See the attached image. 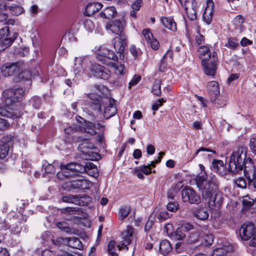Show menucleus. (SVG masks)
I'll list each match as a JSON object with an SVG mask.
<instances>
[{
  "label": "nucleus",
  "mask_w": 256,
  "mask_h": 256,
  "mask_svg": "<svg viewBox=\"0 0 256 256\" xmlns=\"http://www.w3.org/2000/svg\"><path fill=\"white\" fill-rule=\"evenodd\" d=\"M196 181L198 188L202 192L203 199L208 204L210 208L214 210L220 208L223 202L224 196L215 190L218 186L216 176H206L202 174L196 178Z\"/></svg>",
  "instance_id": "nucleus-1"
},
{
  "label": "nucleus",
  "mask_w": 256,
  "mask_h": 256,
  "mask_svg": "<svg viewBox=\"0 0 256 256\" xmlns=\"http://www.w3.org/2000/svg\"><path fill=\"white\" fill-rule=\"evenodd\" d=\"M198 54L202 60L203 69L206 74L213 76L214 75L218 62V55L216 52L212 54L208 46H200Z\"/></svg>",
  "instance_id": "nucleus-2"
},
{
  "label": "nucleus",
  "mask_w": 256,
  "mask_h": 256,
  "mask_svg": "<svg viewBox=\"0 0 256 256\" xmlns=\"http://www.w3.org/2000/svg\"><path fill=\"white\" fill-rule=\"evenodd\" d=\"M60 168L62 174L65 177L72 176L76 172H85L94 177H97L98 176L96 166L90 162H86L84 166L76 162H71L66 164H62Z\"/></svg>",
  "instance_id": "nucleus-3"
},
{
  "label": "nucleus",
  "mask_w": 256,
  "mask_h": 256,
  "mask_svg": "<svg viewBox=\"0 0 256 256\" xmlns=\"http://www.w3.org/2000/svg\"><path fill=\"white\" fill-rule=\"evenodd\" d=\"M247 148L245 147L238 148L234 151L230 158L228 162V170L233 174L237 173L246 168V163L250 158L246 157Z\"/></svg>",
  "instance_id": "nucleus-4"
},
{
  "label": "nucleus",
  "mask_w": 256,
  "mask_h": 256,
  "mask_svg": "<svg viewBox=\"0 0 256 256\" xmlns=\"http://www.w3.org/2000/svg\"><path fill=\"white\" fill-rule=\"evenodd\" d=\"M239 236L244 240H250V246L256 247V228L252 222L244 224L239 230Z\"/></svg>",
  "instance_id": "nucleus-5"
},
{
  "label": "nucleus",
  "mask_w": 256,
  "mask_h": 256,
  "mask_svg": "<svg viewBox=\"0 0 256 256\" xmlns=\"http://www.w3.org/2000/svg\"><path fill=\"white\" fill-rule=\"evenodd\" d=\"M24 94L25 92L22 88L5 90L3 92L5 104L8 107L10 108V106H12L13 104L18 102Z\"/></svg>",
  "instance_id": "nucleus-6"
},
{
  "label": "nucleus",
  "mask_w": 256,
  "mask_h": 256,
  "mask_svg": "<svg viewBox=\"0 0 256 256\" xmlns=\"http://www.w3.org/2000/svg\"><path fill=\"white\" fill-rule=\"evenodd\" d=\"M97 60L102 64L110 66L114 65V62L118 60V57L112 52L108 49L100 48L96 56Z\"/></svg>",
  "instance_id": "nucleus-7"
},
{
  "label": "nucleus",
  "mask_w": 256,
  "mask_h": 256,
  "mask_svg": "<svg viewBox=\"0 0 256 256\" xmlns=\"http://www.w3.org/2000/svg\"><path fill=\"white\" fill-rule=\"evenodd\" d=\"M244 173L248 182V184L256 188V168L252 160L248 159L246 163Z\"/></svg>",
  "instance_id": "nucleus-8"
},
{
  "label": "nucleus",
  "mask_w": 256,
  "mask_h": 256,
  "mask_svg": "<svg viewBox=\"0 0 256 256\" xmlns=\"http://www.w3.org/2000/svg\"><path fill=\"white\" fill-rule=\"evenodd\" d=\"M188 19L192 21L197 19L198 6L195 0H184L183 5Z\"/></svg>",
  "instance_id": "nucleus-9"
},
{
  "label": "nucleus",
  "mask_w": 256,
  "mask_h": 256,
  "mask_svg": "<svg viewBox=\"0 0 256 256\" xmlns=\"http://www.w3.org/2000/svg\"><path fill=\"white\" fill-rule=\"evenodd\" d=\"M124 25L125 22L124 20H116L107 23L106 25V28L119 36H125L123 32Z\"/></svg>",
  "instance_id": "nucleus-10"
},
{
  "label": "nucleus",
  "mask_w": 256,
  "mask_h": 256,
  "mask_svg": "<svg viewBox=\"0 0 256 256\" xmlns=\"http://www.w3.org/2000/svg\"><path fill=\"white\" fill-rule=\"evenodd\" d=\"M182 196L184 202H189L190 204H198L201 200L200 196L190 188L182 190Z\"/></svg>",
  "instance_id": "nucleus-11"
},
{
  "label": "nucleus",
  "mask_w": 256,
  "mask_h": 256,
  "mask_svg": "<svg viewBox=\"0 0 256 256\" xmlns=\"http://www.w3.org/2000/svg\"><path fill=\"white\" fill-rule=\"evenodd\" d=\"M90 70L94 76L98 78L106 80L110 76V70L98 64H92L90 68Z\"/></svg>",
  "instance_id": "nucleus-12"
},
{
  "label": "nucleus",
  "mask_w": 256,
  "mask_h": 256,
  "mask_svg": "<svg viewBox=\"0 0 256 256\" xmlns=\"http://www.w3.org/2000/svg\"><path fill=\"white\" fill-rule=\"evenodd\" d=\"M64 202L74 203L79 206H85L90 202L91 198L90 196L84 195L82 196L68 195L64 196L62 198Z\"/></svg>",
  "instance_id": "nucleus-13"
},
{
  "label": "nucleus",
  "mask_w": 256,
  "mask_h": 256,
  "mask_svg": "<svg viewBox=\"0 0 256 256\" xmlns=\"http://www.w3.org/2000/svg\"><path fill=\"white\" fill-rule=\"evenodd\" d=\"M9 32L8 26H4L0 30V52L10 46L13 42L12 38H8Z\"/></svg>",
  "instance_id": "nucleus-14"
},
{
  "label": "nucleus",
  "mask_w": 256,
  "mask_h": 256,
  "mask_svg": "<svg viewBox=\"0 0 256 256\" xmlns=\"http://www.w3.org/2000/svg\"><path fill=\"white\" fill-rule=\"evenodd\" d=\"M134 228L132 226H128L126 230L122 234V237L123 239L120 243L118 245L117 247L119 250L126 248V250H128V245L130 244L132 242V238L134 232Z\"/></svg>",
  "instance_id": "nucleus-15"
},
{
  "label": "nucleus",
  "mask_w": 256,
  "mask_h": 256,
  "mask_svg": "<svg viewBox=\"0 0 256 256\" xmlns=\"http://www.w3.org/2000/svg\"><path fill=\"white\" fill-rule=\"evenodd\" d=\"M21 64L19 62L6 63L2 66L1 71L4 76H8L18 74L20 71Z\"/></svg>",
  "instance_id": "nucleus-16"
},
{
  "label": "nucleus",
  "mask_w": 256,
  "mask_h": 256,
  "mask_svg": "<svg viewBox=\"0 0 256 256\" xmlns=\"http://www.w3.org/2000/svg\"><path fill=\"white\" fill-rule=\"evenodd\" d=\"M78 148L84 154L88 156L86 158L89 160H94L98 156V153L92 151V149L96 148L92 143L84 142L78 146Z\"/></svg>",
  "instance_id": "nucleus-17"
},
{
  "label": "nucleus",
  "mask_w": 256,
  "mask_h": 256,
  "mask_svg": "<svg viewBox=\"0 0 256 256\" xmlns=\"http://www.w3.org/2000/svg\"><path fill=\"white\" fill-rule=\"evenodd\" d=\"M127 38L126 36H116L112 40V44L116 52L121 54H123L126 46H127Z\"/></svg>",
  "instance_id": "nucleus-18"
},
{
  "label": "nucleus",
  "mask_w": 256,
  "mask_h": 256,
  "mask_svg": "<svg viewBox=\"0 0 256 256\" xmlns=\"http://www.w3.org/2000/svg\"><path fill=\"white\" fill-rule=\"evenodd\" d=\"M106 103L104 106V116L106 119L114 116L117 112V108L114 104L115 100L112 98H106Z\"/></svg>",
  "instance_id": "nucleus-19"
},
{
  "label": "nucleus",
  "mask_w": 256,
  "mask_h": 256,
  "mask_svg": "<svg viewBox=\"0 0 256 256\" xmlns=\"http://www.w3.org/2000/svg\"><path fill=\"white\" fill-rule=\"evenodd\" d=\"M214 4L212 0H207L206 6L203 14L202 18L206 24H210L212 20Z\"/></svg>",
  "instance_id": "nucleus-20"
},
{
  "label": "nucleus",
  "mask_w": 256,
  "mask_h": 256,
  "mask_svg": "<svg viewBox=\"0 0 256 256\" xmlns=\"http://www.w3.org/2000/svg\"><path fill=\"white\" fill-rule=\"evenodd\" d=\"M88 96L92 100L90 104V107L92 110L100 111L102 106L106 103L107 98H102L100 96L95 98L93 94H90Z\"/></svg>",
  "instance_id": "nucleus-21"
},
{
  "label": "nucleus",
  "mask_w": 256,
  "mask_h": 256,
  "mask_svg": "<svg viewBox=\"0 0 256 256\" xmlns=\"http://www.w3.org/2000/svg\"><path fill=\"white\" fill-rule=\"evenodd\" d=\"M207 90L212 102H215L218 96L220 94V88L218 82L211 81L208 83Z\"/></svg>",
  "instance_id": "nucleus-22"
},
{
  "label": "nucleus",
  "mask_w": 256,
  "mask_h": 256,
  "mask_svg": "<svg viewBox=\"0 0 256 256\" xmlns=\"http://www.w3.org/2000/svg\"><path fill=\"white\" fill-rule=\"evenodd\" d=\"M92 186L90 182L86 180H76L72 182L68 186L74 190H87Z\"/></svg>",
  "instance_id": "nucleus-23"
},
{
  "label": "nucleus",
  "mask_w": 256,
  "mask_h": 256,
  "mask_svg": "<svg viewBox=\"0 0 256 256\" xmlns=\"http://www.w3.org/2000/svg\"><path fill=\"white\" fill-rule=\"evenodd\" d=\"M211 169L221 176L226 174L225 166L221 160L214 159L212 162Z\"/></svg>",
  "instance_id": "nucleus-24"
},
{
  "label": "nucleus",
  "mask_w": 256,
  "mask_h": 256,
  "mask_svg": "<svg viewBox=\"0 0 256 256\" xmlns=\"http://www.w3.org/2000/svg\"><path fill=\"white\" fill-rule=\"evenodd\" d=\"M10 144V142H6L4 138L1 140V144H0V160H4L8 155Z\"/></svg>",
  "instance_id": "nucleus-25"
},
{
  "label": "nucleus",
  "mask_w": 256,
  "mask_h": 256,
  "mask_svg": "<svg viewBox=\"0 0 256 256\" xmlns=\"http://www.w3.org/2000/svg\"><path fill=\"white\" fill-rule=\"evenodd\" d=\"M116 15V10L114 6H112L106 8L100 12L102 18L108 20L114 18Z\"/></svg>",
  "instance_id": "nucleus-26"
},
{
  "label": "nucleus",
  "mask_w": 256,
  "mask_h": 256,
  "mask_svg": "<svg viewBox=\"0 0 256 256\" xmlns=\"http://www.w3.org/2000/svg\"><path fill=\"white\" fill-rule=\"evenodd\" d=\"M102 5L100 2L88 4L85 8V14L88 16L93 14L102 8Z\"/></svg>",
  "instance_id": "nucleus-27"
},
{
  "label": "nucleus",
  "mask_w": 256,
  "mask_h": 256,
  "mask_svg": "<svg viewBox=\"0 0 256 256\" xmlns=\"http://www.w3.org/2000/svg\"><path fill=\"white\" fill-rule=\"evenodd\" d=\"M160 20L165 28L174 32L176 30V24L173 18L162 16Z\"/></svg>",
  "instance_id": "nucleus-28"
},
{
  "label": "nucleus",
  "mask_w": 256,
  "mask_h": 256,
  "mask_svg": "<svg viewBox=\"0 0 256 256\" xmlns=\"http://www.w3.org/2000/svg\"><path fill=\"white\" fill-rule=\"evenodd\" d=\"M64 242L67 243L68 246L74 248L81 250L83 248L82 242L76 237L65 238Z\"/></svg>",
  "instance_id": "nucleus-29"
},
{
  "label": "nucleus",
  "mask_w": 256,
  "mask_h": 256,
  "mask_svg": "<svg viewBox=\"0 0 256 256\" xmlns=\"http://www.w3.org/2000/svg\"><path fill=\"white\" fill-rule=\"evenodd\" d=\"M172 250L171 244L168 240H164L160 244V252L164 256L168 254Z\"/></svg>",
  "instance_id": "nucleus-30"
},
{
  "label": "nucleus",
  "mask_w": 256,
  "mask_h": 256,
  "mask_svg": "<svg viewBox=\"0 0 256 256\" xmlns=\"http://www.w3.org/2000/svg\"><path fill=\"white\" fill-rule=\"evenodd\" d=\"M194 216L199 220H205L208 217V212L206 208H199L194 212Z\"/></svg>",
  "instance_id": "nucleus-31"
},
{
  "label": "nucleus",
  "mask_w": 256,
  "mask_h": 256,
  "mask_svg": "<svg viewBox=\"0 0 256 256\" xmlns=\"http://www.w3.org/2000/svg\"><path fill=\"white\" fill-rule=\"evenodd\" d=\"M199 238L200 233L196 230H194L188 234L186 240L188 243L193 244L197 242Z\"/></svg>",
  "instance_id": "nucleus-32"
},
{
  "label": "nucleus",
  "mask_w": 256,
  "mask_h": 256,
  "mask_svg": "<svg viewBox=\"0 0 256 256\" xmlns=\"http://www.w3.org/2000/svg\"><path fill=\"white\" fill-rule=\"evenodd\" d=\"M36 74H38V70H36V72H34L32 74L29 70H24L21 72H19L18 78L20 79L28 80L32 77L36 76Z\"/></svg>",
  "instance_id": "nucleus-33"
},
{
  "label": "nucleus",
  "mask_w": 256,
  "mask_h": 256,
  "mask_svg": "<svg viewBox=\"0 0 256 256\" xmlns=\"http://www.w3.org/2000/svg\"><path fill=\"white\" fill-rule=\"evenodd\" d=\"M92 118L91 120L94 124V128L100 130H104L105 128L104 121L103 120H96V116L92 114Z\"/></svg>",
  "instance_id": "nucleus-34"
},
{
  "label": "nucleus",
  "mask_w": 256,
  "mask_h": 256,
  "mask_svg": "<svg viewBox=\"0 0 256 256\" xmlns=\"http://www.w3.org/2000/svg\"><path fill=\"white\" fill-rule=\"evenodd\" d=\"M8 9L12 14L16 16L20 14L24 11L23 8L17 4L12 5L8 7Z\"/></svg>",
  "instance_id": "nucleus-35"
},
{
  "label": "nucleus",
  "mask_w": 256,
  "mask_h": 256,
  "mask_svg": "<svg viewBox=\"0 0 256 256\" xmlns=\"http://www.w3.org/2000/svg\"><path fill=\"white\" fill-rule=\"evenodd\" d=\"M116 244L114 240H110L107 246V251L110 256H118V254L116 252Z\"/></svg>",
  "instance_id": "nucleus-36"
},
{
  "label": "nucleus",
  "mask_w": 256,
  "mask_h": 256,
  "mask_svg": "<svg viewBox=\"0 0 256 256\" xmlns=\"http://www.w3.org/2000/svg\"><path fill=\"white\" fill-rule=\"evenodd\" d=\"M152 92L154 94L159 96L161 94V81L160 80H156L153 84Z\"/></svg>",
  "instance_id": "nucleus-37"
},
{
  "label": "nucleus",
  "mask_w": 256,
  "mask_h": 256,
  "mask_svg": "<svg viewBox=\"0 0 256 256\" xmlns=\"http://www.w3.org/2000/svg\"><path fill=\"white\" fill-rule=\"evenodd\" d=\"M0 116L12 118V119L16 118L18 117L16 114L8 111L6 108L3 107L0 108Z\"/></svg>",
  "instance_id": "nucleus-38"
},
{
  "label": "nucleus",
  "mask_w": 256,
  "mask_h": 256,
  "mask_svg": "<svg viewBox=\"0 0 256 256\" xmlns=\"http://www.w3.org/2000/svg\"><path fill=\"white\" fill-rule=\"evenodd\" d=\"M214 102L215 104H217L216 106H217L218 108H222L226 106L227 100L226 96H220L219 95L218 96L216 101Z\"/></svg>",
  "instance_id": "nucleus-39"
},
{
  "label": "nucleus",
  "mask_w": 256,
  "mask_h": 256,
  "mask_svg": "<svg viewBox=\"0 0 256 256\" xmlns=\"http://www.w3.org/2000/svg\"><path fill=\"white\" fill-rule=\"evenodd\" d=\"M225 46L230 48H236L239 46L238 40L235 38H229Z\"/></svg>",
  "instance_id": "nucleus-40"
},
{
  "label": "nucleus",
  "mask_w": 256,
  "mask_h": 256,
  "mask_svg": "<svg viewBox=\"0 0 256 256\" xmlns=\"http://www.w3.org/2000/svg\"><path fill=\"white\" fill-rule=\"evenodd\" d=\"M130 211V208L129 206H124L120 210V219L121 220H124L129 214Z\"/></svg>",
  "instance_id": "nucleus-41"
},
{
  "label": "nucleus",
  "mask_w": 256,
  "mask_h": 256,
  "mask_svg": "<svg viewBox=\"0 0 256 256\" xmlns=\"http://www.w3.org/2000/svg\"><path fill=\"white\" fill-rule=\"evenodd\" d=\"M85 57H76L75 58V61L74 64V68L75 71L78 70V71H80V69L82 66V62L84 60Z\"/></svg>",
  "instance_id": "nucleus-42"
},
{
  "label": "nucleus",
  "mask_w": 256,
  "mask_h": 256,
  "mask_svg": "<svg viewBox=\"0 0 256 256\" xmlns=\"http://www.w3.org/2000/svg\"><path fill=\"white\" fill-rule=\"evenodd\" d=\"M214 241V236L212 234H206L202 238V244L205 246H210Z\"/></svg>",
  "instance_id": "nucleus-43"
},
{
  "label": "nucleus",
  "mask_w": 256,
  "mask_h": 256,
  "mask_svg": "<svg viewBox=\"0 0 256 256\" xmlns=\"http://www.w3.org/2000/svg\"><path fill=\"white\" fill-rule=\"evenodd\" d=\"M84 130L86 132L90 134L91 135H94L96 134V131L95 130L94 126L92 122H88L86 123V124L84 127Z\"/></svg>",
  "instance_id": "nucleus-44"
},
{
  "label": "nucleus",
  "mask_w": 256,
  "mask_h": 256,
  "mask_svg": "<svg viewBox=\"0 0 256 256\" xmlns=\"http://www.w3.org/2000/svg\"><path fill=\"white\" fill-rule=\"evenodd\" d=\"M30 104L35 109H38L41 105V100L38 96H34L30 101Z\"/></svg>",
  "instance_id": "nucleus-45"
},
{
  "label": "nucleus",
  "mask_w": 256,
  "mask_h": 256,
  "mask_svg": "<svg viewBox=\"0 0 256 256\" xmlns=\"http://www.w3.org/2000/svg\"><path fill=\"white\" fill-rule=\"evenodd\" d=\"M226 250L222 248H218L214 250L212 256H226Z\"/></svg>",
  "instance_id": "nucleus-46"
},
{
  "label": "nucleus",
  "mask_w": 256,
  "mask_h": 256,
  "mask_svg": "<svg viewBox=\"0 0 256 256\" xmlns=\"http://www.w3.org/2000/svg\"><path fill=\"white\" fill-rule=\"evenodd\" d=\"M142 34L148 44L154 38L152 33L148 29L144 30H142Z\"/></svg>",
  "instance_id": "nucleus-47"
},
{
  "label": "nucleus",
  "mask_w": 256,
  "mask_h": 256,
  "mask_svg": "<svg viewBox=\"0 0 256 256\" xmlns=\"http://www.w3.org/2000/svg\"><path fill=\"white\" fill-rule=\"evenodd\" d=\"M181 228L182 230L184 232H188L191 230H196L194 228V225L188 222L182 224V225Z\"/></svg>",
  "instance_id": "nucleus-48"
},
{
  "label": "nucleus",
  "mask_w": 256,
  "mask_h": 256,
  "mask_svg": "<svg viewBox=\"0 0 256 256\" xmlns=\"http://www.w3.org/2000/svg\"><path fill=\"white\" fill-rule=\"evenodd\" d=\"M178 208V204L175 202H169L167 205V209L170 212H175Z\"/></svg>",
  "instance_id": "nucleus-49"
},
{
  "label": "nucleus",
  "mask_w": 256,
  "mask_h": 256,
  "mask_svg": "<svg viewBox=\"0 0 256 256\" xmlns=\"http://www.w3.org/2000/svg\"><path fill=\"white\" fill-rule=\"evenodd\" d=\"M170 216L169 213L166 211L160 212L157 216L158 218L160 221H164L170 218Z\"/></svg>",
  "instance_id": "nucleus-50"
},
{
  "label": "nucleus",
  "mask_w": 256,
  "mask_h": 256,
  "mask_svg": "<svg viewBox=\"0 0 256 256\" xmlns=\"http://www.w3.org/2000/svg\"><path fill=\"white\" fill-rule=\"evenodd\" d=\"M178 190L179 189L178 188H172L168 192V198L171 200H173Z\"/></svg>",
  "instance_id": "nucleus-51"
},
{
  "label": "nucleus",
  "mask_w": 256,
  "mask_h": 256,
  "mask_svg": "<svg viewBox=\"0 0 256 256\" xmlns=\"http://www.w3.org/2000/svg\"><path fill=\"white\" fill-rule=\"evenodd\" d=\"M10 228V232L12 233L16 234H20L22 230V228L20 224H13Z\"/></svg>",
  "instance_id": "nucleus-52"
},
{
  "label": "nucleus",
  "mask_w": 256,
  "mask_h": 256,
  "mask_svg": "<svg viewBox=\"0 0 256 256\" xmlns=\"http://www.w3.org/2000/svg\"><path fill=\"white\" fill-rule=\"evenodd\" d=\"M141 79V76L139 75L135 74L132 80L129 82L128 88H130L132 86L136 85Z\"/></svg>",
  "instance_id": "nucleus-53"
},
{
  "label": "nucleus",
  "mask_w": 256,
  "mask_h": 256,
  "mask_svg": "<svg viewBox=\"0 0 256 256\" xmlns=\"http://www.w3.org/2000/svg\"><path fill=\"white\" fill-rule=\"evenodd\" d=\"M237 186L240 188H245L246 186V180L244 178H239L235 180Z\"/></svg>",
  "instance_id": "nucleus-54"
},
{
  "label": "nucleus",
  "mask_w": 256,
  "mask_h": 256,
  "mask_svg": "<svg viewBox=\"0 0 256 256\" xmlns=\"http://www.w3.org/2000/svg\"><path fill=\"white\" fill-rule=\"evenodd\" d=\"M10 122L7 120L0 118V130H4L10 126Z\"/></svg>",
  "instance_id": "nucleus-55"
},
{
  "label": "nucleus",
  "mask_w": 256,
  "mask_h": 256,
  "mask_svg": "<svg viewBox=\"0 0 256 256\" xmlns=\"http://www.w3.org/2000/svg\"><path fill=\"white\" fill-rule=\"evenodd\" d=\"M140 169L142 172L146 175H148L152 172L151 168L150 167V166L148 165L144 164L140 166Z\"/></svg>",
  "instance_id": "nucleus-56"
},
{
  "label": "nucleus",
  "mask_w": 256,
  "mask_h": 256,
  "mask_svg": "<svg viewBox=\"0 0 256 256\" xmlns=\"http://www.w3.org/2000/svg\"><path fill=\"white\" fill-rule=\"evenodd\" d=\"M164 102H165V100L162 98L156 101L152 106V110H157Z\"/></svg>",
  "instance_id": "nucleus-57"
},
{
  "label": "nucleus",
  "mask_w": 256,
  "mask_h": 256,
  "mask_svg": "<svg viewBox=\"0 0 256 256\" xmlns=\"http://www.w3.org/2000/svg\"><path fill=\"white\" fill-rule=\"evenodd\" d=\"M168 62L166 60L162 58L159 64V70L160 72H164L167 66Z\"/></svg>",
  "instance_id": "nucleus-58"
},
{
  "label": "nucleus",
  "mask_w": 256,
  "mask_h": 256,
  "mask_svg": "<svg viewBox=\"0 0 256 256\" xmlns=\"http://www.w3.org/2000/svg\"><path fill=\"white\" fill-rule=\"evenodd\" d=\"M182 228H177L176 232V237L178 240H182L186 238V234L182 232Z\"/></svg>",
  "instance_id": "nucleus-59"
},
{
  "label": "nucleus",
  "mask_w": 256,
  "mask_h": 256,
  "mask_svg": "<svg viewBox=\"0 0 256 256\" xmlns=\"http://www.w3.org/2000/svg\"><path fill=\"white\" fill-rule=\"evenodd\" d=\"M153 224L154 221L152 220H151V217H150L145 224L144 231L146 232H148L152 228Z\"/></svg>",
  "instance_id": "nucleus-60"
},
{
  "label": "nucleus",
  "mask_w": 256,
  "mask_h": 256,
  "mask_svg": "<svg viewBox=\"0 0 256 256\" xmlns=\"http://www.w3.org/2000/svg\"><path fill=\"white\" fill-rule=\"evenodd\" d=\"M148 44L154 50H157L160 46L159 42L154 38L148 43Z\"/></svg>",
  "instance_id": "nucleus-61"
},
{
  "label": "nucleus",
  "mask_w": 256,
  "mask_h": 256,
  "mask_svg": "<svg viewBox=\"0 0 256 256\" xmlns=\"http://www.w3.org/2000/svg\"><path fill=\"white\" fill-rule=\"evenodd\" d=\"M250 147L254 152H256V138H251L250 142Z\"/></svg>",
  "instance_id": "nucleus-62"
},
{
  "label": "nucleus",
  "mask_w": 256,
  "mask_h": 256,
  "mask_svg": "<svg viewBox=\"0 0 256 256\" xmlns=\"http://www.w3.org/2000/svg\"><path fill=\"white\" fill-rule=\"evenodd\" d=\"M175 250L177 253H181L184 250L183 244L180 242L176 243L175 245Z\"/></svg>",
  "instance_id": "nucleus-63"
},
{
  "label": "nucleus",
  "mask_w": 256,
  "mask_h": 256,
  "mask_svg": "<svg viewBox=\"0 0 256 256\" xmlns=\"http://www.w3.org/2000/svg\"><path fill=\"white\" fill-rule=\"evenodd\" d=\"M173 52L171 50H167L166 52L163 56L162 58L166 60L172 61V60Z\"/></svg>",
  "instance_id": "nucleus-64"
}]
</instances>
